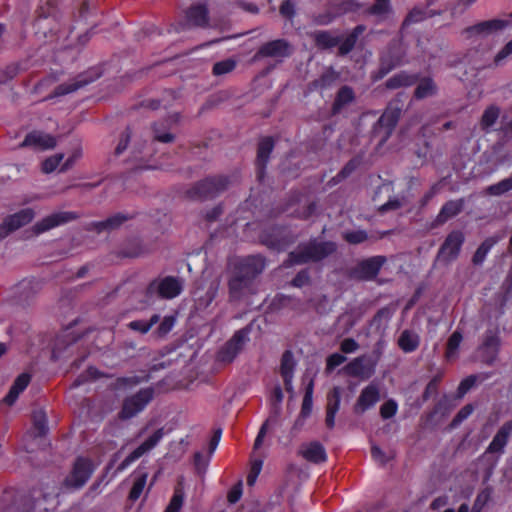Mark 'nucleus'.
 I'll return each instance as SVG.
<instances>
[{
    "instance_id": "nucleus-1",
    "label": "nucleus",
    "mask_w": 512,
    "mask_h": 512,
    "mask_svg": "<svg viewBox=\"0 0 512 512\" xmlns=\"http://www.w3.org/2000/svg\"><path fill=\"white\" fill-rule=\"evenodd\" d=\"M265 269V260L259 255L235 258L228 264V296L229 302L237 303L246 300L258 291L256 277Z\"/></svg>"
},
{
    "instance_id": "nucleus-2",
    "label": "nucleus",
    "mask_w": 512,
    "mask_h": 512,
    "mask_svg": "<svg viewBox=\"0 0 512 512\" xmlns=\"http://www.w3.org/2000/svg\"><path fill=\"white\" fill-rule=\"evenodd\" d=\"M336 248L334 242H318L313 240L309 243L299 245L295 251L290 252L283 265L285 267H291L308 262H318L333 254Z\"/></svg>"
},
{
    "instance_id": "nucleus-3",
    "label": "nucleus",
    "mask_w": 512,
    "mask_h": 512,
    "mask_svg": "<svg viewBox=\"0 0 512 512\" xmlns=\"http://www.w3.org/2000/svg\"><path fill=\"white\" fill-rule=\"evenodd\" d=\"M231 183V179L228 176L218 175L207 177L188 189L186 196L191 200L199 201L212 199L226 191Z\"/></svg>"
},
{
    "instance_id": "nucleus-4",
    "label": "nucleus",
    "mask_w": 512,
    "mask_h": 512,
    "mask_svg": "<svg viewBox=\"0 0 512 512\" xmlns=\"http://www.w3.org/2000/svg\"><path fill=\"white\" fill-rule=\"evenodd\" d=\"M155 390L152 387L140 389L135 394L126 397L122 402L118 417L121 420H128L141 413L154 399Z\"/></svg>"
},
{
    "instance_id": "nucleus-5",
    "label": "nucleus",
    "mask_w": 512,
    "mask_h": 512,
    "mask_svg": "<svg viewBox=\"0 0 512 512\" xmlns=\"http://www.w3.org/2000/svg\"><path fill=\"white\" fill-rule=\"evenodd\" d=\"M183 282L174 276H165L154 279L146 288V296L151 298L158 296L162 299H173L181 294Z\"/></svg>"
},
{
    "instance_id": "nucleus-6",
    "label": "nucleus",
    "mask_w": 512,
    "mask_h": 512,
    "mask_svg": "<svg viewBox=\"0 0 512 512\" xmlns=\"http://www.w3.org/2000/svg\"><path fill=\"white\" fill-rule=\"evenodd\" d=\"M249 332V328H242L236 331L217 352V361L224 364L232 363L249 341Z\"/></svg>"
},
{
    "instance_id": "nucleus-7",
    "label": "nucleus",
    "mask_w": 512,
    "mask_h": 512,
    "mask_svg": "<svg viewBox=\"0 0 512 512\" xmlns=\"http://www.w3.org/2000/svg\"><path fill=\"white\" fill-rule=\"evenodd\" d=\"M377 361V358L364 354L351 360L343 371L350 377L367 380L375 374Z\"/></svg>"
},
{
    "instance_id": "nucleus-8",
    "label": "nucleus",
    "mask_w": 512,
    "mask_h": 512,
    "mask_svg": "<svg viewBox=\"0 0 512 512\" xmlns=\"http://www.w3.org/2000/svg\"><path fill=\"white\" fill-rule=\"evenodd\" d=\"M294 52L293 45L286 39H276L264 43L255 54L256 59L273 58L282 61L290 57Z\"/></svg>"
},
{
    "instance_id": "nucleus-9",
    "label": "nucleus",
    "mask_w": 512,
    "mask_h": 512,
    "mask_svg": "<svg viewBox=\"0 0 512 512\" xmlns=\"http://www.w3.org/2000/svg\"><path fill=\"white\" fill-rule=\"evenodd\" d=\"M93 472L92 462L83 457L77 458L71 473L66 477L64 485L68 488L79 489L85 485Z\"/></svg>"
},
{
    "instance_id": "nucleus-10",
    "label": "nucleus",
    "mask_w": 512,
    "mask_h": 512,
    "mask_svg": "<svg viewBox=\"0 0 512 512\" xmlns=\"http://www.w3.org/2000/svg\"><path fill=\"white\" fill-rule=\"evenodd\" d=\"M510 26H512V13H510L506 19H491L469 26L464 29L463 34H465L467 38L473 36H488Z\"/></svg>"
},
{
    "instance_id": "nucleus-11",
    "label": "nucleus",
    "mask_w": 512,
    "mask_h": 512,
    "mask_svg": "<svg viewBox=\"0 0 512 512\" xmlns=\"http://www.w3.org/2000/svg\"><path fill=\"white\" fill-rule=\"evenodd\" d=\"M164 436V429H157L147 440L132 451L117 467L116 473H120L128 468L133 462L152 450L161 441Z\"/></svg>"
},
{
    "instance_id": "nucleus-12",
    "label": "nucleus",
    "mask_w": 512,
    "mask_h": 512,
    "mask_svg": "<svg viewBox=\"0 0 512 512\" xmlns=\"http://www.w3.org/2000/svg\"><path fill=\"white\" fill-rule=\"evenodd\" d=\"M34 218V211L31 208H25L21 211L7 216L0 224V239L7 237L10 233L30 223Z\"/></svg>"
},
{
    "instance_id": "nucleus-13",
    "label": "nucleus",
    "mask_w": 512,
    "mask_h": 512,
    "mask_svg": "<svg viewBox=\"0 0 512 512\" xmlns=\"http://www.w3.org/2000/svg\"><path fill=\"white\" fill-rule=\"evenodd\" d=\"M380 389L377 384L370 383L364 387L354 404V413L360 415L374 407L380 400Z\"/></svg>"
},
{
    "instance_id": "nucleus-14",
    "label": "nucleus",
    "mask_w": 512,
    "mask_h": 512,
    "mask_svg": "<svg viewBox=\"0 0 512 512\" xmlns=\"http://www.w3.org/2000/svg\"><path fill=\"white\" fill-rule=\"evenodd\" d=\"M78 218V215L74 212H56L46 216L41 221L37 222L33 226V232L36 235L49 231L57 226L68 223Z\"/></svg>"
},
{
    "instance_id": "nucleus-15",
    "label": "nucleus",
    "mask_w": 512,
    "mask_h": 512,
    "mask_svg": "<svg viewBox=\"0 0 512 512\" xmlns=\"http://www.w3.org/2000/svg\"><path fill=\"white\" fill-rule=\"evenodd\" d=\"M463 242V233L461 231H452L448 234L444 243L442 244L438 256L447 262L456 259Z\"/></svg>"
},
{
    "instance_id": "nucleus-16",
    "label": "nucleus",
    "mask_w": 512,
    "mask_h": 512,
    "mask_svg": "<svg viewBox=\"0 0 512 512\" xmlns=\"http://www.w3.org/2000/svg\"><path fill=\"white\" fill-rule=\"evenodd\" d=\"M385 262L384 256H374L363 260L355 268L354 275L361 280H372L378 275Z\"/></svg>"
},
{
    "instance_id": "nucleus-17",
    "label": "nucleus",
    "mask_w": 512,
    "mask_h": 512,
    "mask_svg": "<svg viewBox=\"0 0 512 512\" xmlns=\"http://www.w3.org/2000/svg\"><path fill=\"white\" fill-rule=\"evenodd\" d=\"M512 433V422L504 423L498 430L493 440L481 456L482 459L488 458L491 454L501 455Z\"/></svg>"
},
{
    "instance_id": "nucleus-18",
    "label": "nucleus",
    "mask_w": 512,
    "mask_h": 512,
    "mask_svg": "<svg viewBox=\"0 0 512 512\" xmlns=\"http://www.w3.org/2000/svg\"><path fill=\"white\" fill-rule=\"evenodd\" d=\"M56 146V139L40 131L28 133L25 139L19 144V148L30 147L35 150H48Z\"/></svg>"
},
{
    "instance_id": "nucleus-19",
    "label": "nucleus",
    "mask_w": 512,
    "mask_h": 512,
    "mask_svg": "<svg viewBox=\"0 0 512 512\" xmlns=\"http://www.w3.org/2000/svg\"><path fill=\"white\" fill-rule=\"evenodd\" d=\"M401 114V108L390 104L379 118L375 130L380 132L384 129L382 141H386L395 128Z\"/></svg>"
},
{
    "instance_id": "nucleus-20",
    "label": "nucleus",
    "mask_w": 512,
    "mask_h": 512,
    "mask_svg": "<svg viewBox=\"0 0 512 512\" xmlns=\"http://www.w3.org/2000/svg\"><path fill=\"white\" fill-rule=\"evenodd\" d=\"M405 51L400 41L390 43L388 52L381 57V69L387 73L393 68L404 64Z\"/></svg>"
},
{
    "instance_id": "nucleus-21",
    "label": "nucleus",
    "mask_w": 512,
    "mask_h": 512,
    "mask_svg": "<svg viewBox=\"0 0 512 512\" xmlns=\"http://www.w3.org/2000/svg\"><path fill=\"white\" fill-rule=\"evenodd\" d=\"M341 395L342 389L338 386L333 387L327 394L325 424L329 429L335 426V416L340 408Z\"/></svg>"
},
{
    "instance_id": "nucleus-22",
    "label": "nucleus",
    "mask_w": 512,
    "mask_h": 512,
    "mask_svg": "<svg viewBox=\"0 0 512 512\" xmlns=\"http://www.w3.org/2000/svg\"><path fill=\"white\" fill-rule=\"evenodd\" d=\"M208 24V10L204 4L191 6L185 16L184 26L204 27Z\"/></svg>"
},
{
    "instance_id": "nucleus-23",
    "label": "nucleus",
    "mask_w": 512,
    "mask_h": 512,
    "mask_svg": "<svg viewBox=\"0 0 512 512\" xmlns=\"http://www.w3.org/2000/svg\"><path fill=\"white\" fill-rule=\"evenodd\" d=\"M499 346V338L493 331H487L482 345L479 348L484 362L491 364L496 357Z\"/></svg>"
},
{
    "instance_id": "nucleus-24",
    "label": "nucleus",
    "mask_w": 512,
    "mask_h": 512,
    "mask_svg": "<svg viewBox=\"0 0 512 512\" xmlns=\"http://www.w3.org/2000/svg\"><path fill=\"white\" fill-rule=\"evenodd\" d=\"M355 101L354 90L347 85L342 86L336 93L334 102L331 107L332 115L340 114L350 104Z\"/></svg>"
},
{
    "instance_id": "nucleus-25",
    "label": "nucleus",
    "mask_w": 512,
    "mask_h": 512,
    "mask_svg": "<svg viewBox=\"0 0 512 512\" xmlns=\"http://www.w3.org/2000/svg\"><path fill=\"white\" fill-rule=\"evenodd\" d=\"M299 454L309 462L322 463L327 459L325 448L319 442H311L301 446Z\"/></svg>"
},
{
    "instance_id": "nucleus-26",
    "label": "nucleus",
    "mask_w": 512,
    "mask_h": 512,
    "mask_svg": "<svg viewBox=\"0 0 512 512\" xmlns=\"http://www.w3.org/2000/svg\"><path fill=\"white\" fill-rule=\"evenodd\" d=\"M98 76H89L88 74H81L76 79L58 85L53 93V96H63L88 85L93 82Z\"/></svg>"
},
{
    "instance_id": "nucleus-27",
    "label": "nucleus",
    "mask_w": 512,
    "mask_h": 512,
    "mask_svg": "<svg viewBox=\"0 0 512 512\" xmlns=\"http://www.w3.org/2000/svg\"><path fill=\"white\" fill-rule=\"evenodd\" d=\"M315 46L320 50L332 49L339 45L341 36L328 30H319L311 33Z\"/></svg>"
},
{
    "instance_id": "nucleus-28",
    "label": "nucleus",
    "mask_w": 512,
    "mask_h": 512,
    "mask_svg": "<svg viewBox=\"0 0 512 512\" xmlns=\"http://www.w3.org/2000/svg\"><path fill=\"white\" fill-rule=\"evenodd\" d=\"M274 148V142L271 137H265L261 139L258 144L257 151V167H258V178L261 179L264 175V170L268 163L270 154Z\"/></svg>"
},
{
    "instance_id": "nucleus-29",
    "label": "nucleus",
    "mask_w": 512,
    "mask_h": 512,
    "mask_svg": "<svg viewBox=\"0 0 512 512\" xmlns=\"http://www.w3.org/2000/svg\"><path fill=\"white\" fill-rule=\"evenodd\" d=\"M296 363L294 361L293 353L287 350L283 353L280 365V374L284 381V386L287 391L292 390V380Z\"/></svg>"
},
{
    "instance_id": "nucleus-30",
    "label": "nucleus",
    "mask_w": 512,
    "mask_h": 512,
    "mask_svg": "<svg viewBox=\"0 0 512 512\" xmlns=\"http://www.w3.org/2000/svg\"><path fill=\"white\" fill-rule=\"evenodd\" d=\"M392 13L390 0H375L373 5L366 9V14L373 16L377 23L386 21Z\"/></svg>"
},
{
    "instance_id": "nucleus-31",
    "label": "nucleus",
    "mask_w": 512,
    "mask_h": 512,
    "mask_svg": "<svg viewBox=\"0 0 512 512\" xmlns=\"http://www.w3.org/2000/svg\"><path fill=\"white\" fill-rule=\"evenodd\" d=\"M31 381V376L28 373H22L20 374L14 381L13 385L11 386L8 394L4 398V402L8 405H12L17 398L19 397L20 393H22L27 386L29 385Z\"/></svg>"
},
{
    "instance_id": "nucleus-32",
    "label": "nucleus",
    "mask_w": 512,
    "mask_h": 512,
    "mask_svg": "<svg viewBox=\"0 0 512 512\" xmlns=\"http://www.w3.org/2000/svg\"><path fill=\"white\" fill-rule=\"evenodd\" d=\"M462 208H463L462 200H450V201L446 202L440 209V211L436 217V222L438 224H444L449 219L458 215L462 211Z\"/></svg>"
},
{
    "instance_id": "nucleus-33",
    "label": "nucleus",
    "mask_w": 512,
    "mask_h": 512,
    "mask_svg": "<svg viewBox=\"0 0 512 512\" xmlns=\"http://www.w3.org/2000/svg\"><path fill=\"white\" fill-rule=\"evenodd\" d=\"M420 345L419 335L412 330H404L398 338V346L405 353H411L417 350Z\"/></svg>"
},
{
    "instance_id": "nucleus-34",
    "label": "nucleus",
    "mask_w": 512,
    "mask_h": 512,
    "mask_svg": "<svg viewBox=\"0 0 512 512\" xmlns=\"http://www.w3.org/2000/svg\"><path fill=\"white\" fill-rule=\"evenodd\" d=\"M366 30L364 25H357L351 33L345 38L340 40L338 54L345 56L350 53L356 45L358 37Z\"/></svg>"
},
{
    "instance_id": "nucleus-35",
    "label": "nucleus",
    "mask_w": 512,
    "mask_h": 512,
    "mask_svg": "<svg viewBox=\"0 0 512 512\" xmlns=\"http://www.w3.org/2000/svg\"><path fill=\"white\" fill-rule=\"evenodd\" d=\"M418 80V76L415 74H409L405 71L399 72L394 76L390 77L385 85L388 89H398L401 87H409L414 85Z\"/></svg>"
},
{
    "instance_id": "nucleus-36",
    "label": "nucleus",
    "mask_w": 512,
    "mask_h": 512,
    "mask_svg": "<svg viewBox=\"0 0 512 512\" xmlns=\"http://www.w3.org/2000/svg\"><path fill=\"white\" fill-rule=\"evenodd\" d=\"M417 86L414 91V98L421 100L434 96L437 92V86L432 78L423 77L417 80Z\"/></svg>"
},
{
    "instance_id": "nucleus-37",
    "label": "nucleus",
    "mask_w": 512,
    "mask_h": 512,
    "mask_svg": "<svg viewBox=\"0 0 512 512\" xmlns=\"http://www.w3.org/2000/svg\"><path fill=\"white\" fill-rule=\"evenodd\" d=\"M500 116V108L496 105H489L483 112L479 125L482 131L490 132Z\"/></svg>"
},
{
    "instance_id": "nucleus-38",
    "label": "nucleus",
    "mask_w": 512,
    "mask_h": 512,
    "mask_svg": "<svg viewBox=\"0 0 512 512\" xmlns=\"http://www.w3.org/2000/svg\"><path fill=\"white\" fill-rule=\"evenodd\" d=\"M279 417V409L276 408L273 413L270 414V416L266 419V421L262 424L260 427V430L258 432V435L254 442V449H258L263 442V439L271 425H275L278 422Z\"/></svg>"
},
{
    "instance_id": "nucleus-39",
    "label": "nucleus",
    "mask_w": 512,
    "mask_h": 512,
    "mask_svg": "<svg viewBox=\"0 0 512 512\" xmlns=\"http://www.w3.org/2000/svg\"><path fill=\"white\" fill-rule=\"evenodd\" d=\"M147 477L148 474L145 472L137 474L128 496L130 501L134 502L140 498L146 486Z\"/></svg>"
},
{
    "instance_id": "nucleus-40",
    "label": "nucleus",
    "mask_w": 512,
    "mask_h": 512,
    "mask_svg": "<svg viewBox=\"0 0 512 512\" xmlns=\"http://www.w3.org/2000/svg\"><path fill=\"white\" fill-rule=\"evenodd\" d=\"M160 316L158 314H154L148 321L144 320H134L128 324V327L131 330L138 331L141 334H146L149 330L159 322Z\"/></svg>"
},
{
    "instance_id": "nucleus-41",
    "label": "nucleus",
    "mask_w": 512,
    "mask_h": 512,
    "mask_svg": "<svg viewBox=\"0 0 512 512\" xmlns=\"http://www.w3.org/2000/svg\"><path fill=\"white\" fill-rule=\"evenodd\" d=\"M462 334L459 331H454L452 335L449 337L447 342V348L445 356L448 360H452L456 358L457 356V350L460 346V343L462 341Z\"/></svg>"
},
{
    "instance_id": "nucleus-42",
    "label": "nucleus",
    "mask_w": 512,
    "mask_h": 512,
    "mask_svg": "<svg viewBox=\"0 0 512 512\" xmlns=\"http://www.w3.org/2000/svg\"><path fill=\"white\" fill-rule=\"evenodd\" d=\"M496 243V240L492 238L486 239L476 250L474 256H473V263L475 265H480L484 262L486 255L491 250L493 245Z\"/></svg>"
},
{
    "instance_id": "nucleus-43",
    "label": "nucleus",
    "mask_w": 512,
    "mask_h": 512,
    "mask_svg": "<svg viewBox=\"0 0 512 512\" xmlns=\"http://www.w3.org/2000/svg\"><path fill=\"white\" fill-rule=\"evenodd\" d=\"M360 160L357 158L351 159L341 170L340 172L332 178L334 184H337L351 175L356 168L359 166Z\"/></svg>"
},
{
    "instance_id": "nucleus-44",
    "label": "nucleus",
    "mask_w": 512,
    "mask_h": 512,
    "mask_svg": "<svg viewBox=\"0 0 512 512\" xmlns=\"http://www.w3.org/2000/svg\"><path fill=\"white\" fill-rule=\"evenodd\" d=\"M510 190H512V175L496 184L490 185L487 188V192L489 194L496 196L504 194Z\"/></svg>"
},
{
    "instance_id": "nucleus-45",
    "label": "nucleus",
    "mask_w": 512,
    "mask_h": 512,
    "mask_svg": "<svg viewBox=\"0 0 512 512\" xmlns=\"http://www.w3.org/2000/svg\"><path fill=\"white\" fill-rule=\"evenodd\" d=\"M237 63L233 59H225L214 64L212 72L216 76H221L232 72Z\"/></svg>"
},
{
    "instance_id": "nucleus-46",
    "label": "nucleus",
    "mask_w": 512,
    "mask_h": 512,
    "mask_svg": "<svg viewBox=\"0 0 512 512\" xmlns=\"http://www.w3.org/2000/svg\"><path fill=\"white\" fill-rule=\"evenodd\" d=\"M184 500V492L181 487H176L165 512H179Z\"/></svg>"
},
{
    "instance_id": "nucleus-47",
    "label": "nucleus",
    "mask_w": 512,
    "mask_h": 512,
    "mask_svg": "<svg viewBox=\"0 0 512 512\" xmlns=\"http://www.w3.org/2000/svg\"><path fill=\"white\" fill-rule=\"evenodd\" d=\"M143 378L139 376H128V377H119L115 381V388L116 389H130L137 385H139L141 382H143Z\"/></svg>"
},
{
    "instance_id": "nucleus-48",
    "label": "nucleus",
    "mask_w": 512,
    "mask_h": 512,
    "mask_svg": "<svg viewBox=\"0 0 512 512\" xmlns=\"http://www.w3.org/2000/svg\"><path fill=\"white\" fill-rule=\"evenodd\" d=\"M343 238L349 244H360L367 240L368 235L364 230H355L344 232Z\"/></svg>"
},
{
    "instance_id": "nucleus-49",
    "label": "nucleus",
    "mask_w": 512,
    "mask_h": 512,
    "mask_svg": "<svg viewBox=\"0 0 512 512\" xmlns=\"http://www.w3.org/2000/svg\"><path fill=\"white\" fill-rule=\"evenodd\" d=\"M63 158L64 155L61 153L48 157L42 163V171L47 174L53 172L60 165Z\"/></svg>"
},
{
    "instance_id": "nucleus-50",
    "label": "nucleus",
    "mask_w": 512,
    "mask_h": 512,
    "mask_svg": "<svg viewBox=\"0 0 512 512\" xmlns=\"http://www.w3.org/2000/svg\"><path fill=\"white\" fill-rule=\"evenodd\" d=\"M398 410V404L395 400L389 399L380 407V415L383 419L392 418Z\"/></svg>"
},
{
    "instance_id": "nucleus-51",
    "label": "nucleus",
    "mask_w": 512,
    "mask_h": 512,
    "mask_svg": "<svg viewBox=\"0 0 512 512\" xmlns=\"http://www.w3.org/2000/svg\"><path fill=\"white\" fill-rule=\"evenodd\" d=\"M512 56V40L509 41L494 57L493 64L501 66Z\"/></svg>"
},
{
    "instance_id": "nucleus-52",
    "label": "nucleus",
    "mask_w": 512,
    "mask_h": 512,
    "mask_svg": "<svg viewBox=\"0 0 512 512\" xmlns=\"http://www.w3.org/2000/svg\"><path fill=\"white\" fill-rule=\"evenodd\" d=\"M19 68L16 64L7 65L5 68H0V84H4L13 79L18 74Z\"/></svg>"
},
{
    "instance_id": "nucleus-53",
    "label": "nucleus",
    "mask_w": 512,
    "mask_h": 512,
    "mask_svg": "<svg viewBox=\"0 0 512 512\" xmlns=\"http://www.w3.org/2000/svg\"><path fill=\"white\" fill-rule=\"evenodd\" d=\"M34 426L39 435L45 434L47 430L46 415L43 411H36L33 415Z\"/></svg>"
},
{
    "instance_id": "nucleus-54",
    "label": "nucleus",
    "mask_w": 512,
    "mask_h": 512,
    "mask_svg": "<svg viewBox=\"0 0 512 512\" xmlns=\"http://www.w3.org/2000/svg\"><path fill=\"white\" fill-rule=\"evenodd\" d=\"M426 13L424 10L419 8L412 9L408 15L406 16L405 20L403 21V26H408L412 23H417L425 19Z\"/></svg>"
},
{
    "instance_id": "nucleus-55",
    "label": "nucleus",
    "mask_w": 512,
    "mask_h": 512,
    "mask_svg": "<svg viewBox=\"0 0 512 512\" xmlns=\"http://www.w3.org/2000/svg\"><path fill=\"white\" fill-rule=\"evenodd\" d=\"M175 321H176V319L174 316H165L157 328L158 335L159 336L167 335L174 327Z\"/></svg>"
},
{
    "instance_id": "nucleus-56",
    "label": "nucleus",
    "mask_w": 512,
    "mask_h": 512,
    "mask_svg": "<svg viewBox=\"0 0 512 512\" xmlns=\"http://www.w3.org/2000/svg\"><path fill=\"white\" fill-rule=\"evenodd\" d=\"M128 219H130V217L125 214H122V213H117V214L109 217L108 219H106L108 231H111V230H114V229L120 227Z\"/></svg>"
},
{
    "instance_id": "nucleus-57",
    "label": "nucleus",
    "mask_w": 512,
    "mask_h": 512,
    "mask_svg": "<svg viewBox=\"0 0 512 512\" xmlns=\"http://www.w3.org/2000/svg\"><path fill=\"white\" fill-rule=\"evenodd\" d=\"M346 361V357L340 353H333L326 359V370L332 371Z\"/></svg>"
},
{
    "instance_id": "nucleus-58",
    "label": "nucleus",
    "mask_w": 512,
    "mask_h": 512,
    "mask_svg": "<svg viewBox=\"0 0 512 512\" xmlns=\"http://www.w3.org/2000/svg\"><path fill=\"white\" fill-rule=\"evenodd\" d=\"M262 460H254L251 464L250 472L247 476V484L253 486L262 469Z\"/></svg>"
},
{
    "instance_id": "nucleus-59",
    "label": "nucleus",
    "mask_w": 512,
    "mask_h": 512,
    "mask_svg": "<svg viewBox=\"0 0 512 512\" xmlns=\"http://www.w3.org/2000/svg\"><path fill=\"white\" fill-rule=\"evenodd\" d=\"M310 281V276L307 270H301L297 273V275L293 278L291 284L294 287L301 288L307 285Z\"/></svg>"
},
{
    "instance_id": "nucleus-60",
    "label": "nucleus",
    "mask_w": 512,
    "mask_h": 512,
    "mask_svg": "<svg viewBox=\"0 0 512 512\" xmlns=\"http://www.w3.org/2000/svg\"><path fill=\"white\" fill-rule=\"evenodd\" d=\"M130 138H131V133H130L129 129H126L121 134V138L116 146L115 153L117 155L122 154L126 150L128 144H129Z\"/></svg>"
},
{
    "instance_id": "nucleus-61",
    "label": "nucleus",
    "mask_w": 512,
    "mask_h": 512,
    "mask_svg": "<svg viewBox=\"0 0 512 512\" xmlns=\"http://www.w3.org/2000/svg\"><path fill=\"white\" fill-rule=\"evenodd\" d=\"M358 348L359 344L353 338H345L340 344V350L346 354L353 353Z\"/></svg>"
},
{
    "instance_id": "nucleus-62",
    "label": "nucleus",
    "mask_w": 512,
    "mask_h": 512,
    "mask_svg": "<svg viewBox=\"0 0 512 512\" xmlns=\"http://www.w3.org/2000/svg\"><path fill=\"white\" fill-rule=\"evenodd\" d=\"M371 456L376 462H378L381 465H385L390 459L388 456H386L384 451H382V449L376 445H373L371 447Z\"/></svg>"
},
{
    "instance_id": "nucleus-63",
    "label": "nucleus",
    "mask_w": 512,
    "mask_h": 512,
    "mask_svg": "<svg viewBox=\"0 0 512 512\" xmlns=\"http://www.w3.org/2000/svg\"><path fill=\"white\" fill-rule=\"evenodd\" d=\"M477 377L474 375H470L464 380H462L458 387V392L461 395L467 393L476 383Z\"/></svg>"
},
{
    "instance_id": "nucleus-64",
    "label": "nucleus",
    "mask_w": 512,
    "mask_h": 512,
    "mask_svg": "<svg viewBox=\"0 0 512 512\" xmlns=\"http://www.w3.org/2000/svg\"><path fill=\"white\" fill-rule=\"evenodd\" d=\"M242 496V483L239 482L237 485H235L229 492L227 499L230 503L234 504L237 501L240 500Z\"/></svg>"
}]
</instances>
